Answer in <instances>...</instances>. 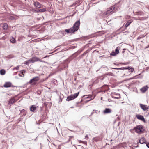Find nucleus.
<instances>
[{
  "mask_svg": "<svg viewBox=\"0 0 149 149\" xmlns=\"http://www.w3.org/2000/svg\"><path fill=\"white\" fill-rule=\"evenodd\" d=\"M89 98V97H87V98Z\"/></svg>",
  "mask_w": 149,
  "mask_h": 149,
  "instance_id": "49",
  "label": "nucleus"
},
{
  "mask_svg": "<svg viewBox=\"0 0 149 149\" xmlns=\"http://www.w3.org/2000/svg\"><path fill=\"white\" fill-rule=\"evenodd\" d=\"M138 15H141V13H138Z\"/></svg>",
  "mask_w": 149,
  "mask_h": 149,
  "instance_id": "44",
  "label": "nucleus"
},
{
  "mask_svg": "<svg viewBox=\"0 0 149 149\" xmlns=\"http://www.w3.org/2000/svg\"><path fill=\"white\" fill-rule=\"evenodd\" d=\"M0 73L2 75H4L6 73V71L3 69H1L0 70Z\"/></svg>",
  "mask_w": 149,
  "mask_h": 149,
  "instance_id": "20",
  "label": "nucleus"
},
{
  "mask_svg": "<svg viewBox=\"0 0 149 149\" xmlns=\"http://www.w3.org/2000/svg\"><path fill=\"white\" fill-rule=\"evenodd\" d=\"M132 22V21L131 20H129L126 23V24L125 25V28L127 27Z\"/></svg>",
  "mask_w": 149,
  "mask_h": 149,
  "instance_id": "19",
  "label": "nucleus"
},
{
  "mask_svg": "<svg viewBox=\"0 0 149 149\" xmlns=\"http://www.w3.org/2000/svg\"><path fill=\"white\" fill-rule=\"evenodd\" d=\"M98 70H97V71H96V72H97V71H98Z\"/></svg>",
  "mask_w": 149,
  "mask_h": 149,
  "instance_id": "50",
  "label": "nucleus"
},
{
  "mask_svg": "<svg viewBox=\"0 0 149 149\" xmlns=\"http://www.w3.org/2000/svg\"><path fill=\"white\" fill-rule=\"evenodd\" d=\"M11 19H14V18L13 17L11 16Z\"/></svg>",
  "mask_w": 149,
  "mask_h": 149,
  "instance_id": "41",
  "label": "nucleus"
},
{
  "mask_svg": "<svg viewBox=\"0 0 149 149\" xmlns=\"http://www.w3.org/2000/svg\"><path fill=\"white\" fill-rule=\"evenodd\" d=\"M30 63L29 60H28L25 61L23 63L26 65H29V63Z\"/></svg>",
  "mask_w": 149,
  "mask_h": 149,
  "instance_id": "25",
  "label": "nucleus"
},
{
  "mask_svg": "<svg viewBox=\"0 0 149 149\" xmlns=\"http://www.w3.org/2000/svg\"><path fill=\"white\" fill-rule=\"evenodd\" d=\"M139 142L140 143L143 144L146 143V140L144 137H143L139 139Z\"/></svg>",
  "mask_w": 149,
  "mask_h": 149,
  "instance_id": "13",
  "label": "nucleus"
},
{
  "mask_svg": "<svg viewBox=\"0 0 149 149\" xmlns=\"http://www.w3.org/2000/svg\"><path fill=\"white\" fill-rule=\"evenodd\" d=\"M71 139L69 137V138L68 139V141H70Z\"/></svg>",
  "mask_w": 149,
  "mask_h": 149,
  "instance_id": "39",
  "label": "nucleus"
},
{
  "mask_svg": "<svg viewBox=\"0 0 149 149\" xmlns=\"http://www.w3.org/2000/svg\"><path fill=\"white\" fill-rule=\"evenodd\" d=\"M114 64L116 65V63H114Z\"/></svg>",
  "mask_w": 149,
  "mask_h": 149,
  "instance_id": "51",
  "label": "nucleus"
},
{
  "mask_svg": "<svg viewBox=\"0 0 149 149\" xmlns=\"http://www.w3.org/2000/svg\"><path fill=\"white\" fill-rule=\"evenodd\" d=\"M88 53V51L87 50L83 54L81 55V56L82 57L83 56H85Z\"/></svg>",
  "mask_w": 149,
  "mask_h": 149,
  "instance_id": "27",
  "label": "nucleus"
},
{
  "mask_svg": "<svg viewBox=\"0 0 149 149\" xmlns=\"http://www.w3.org/2000/svg\"><path fill=\"white\" fill-rule=\"evenodd\" d=\"M93 140L94 141L97 142L99 141V139L97 137H95L93 138Z\"/></svg>",
  "mask_w": 149,
  "mask_h": 149,
  "instance_id": "28",
  "label": "nucleus"
},
{
  "mask_svg": "<svg viewBox=\"0 0 149 149\" xmlns=\"http://www.w3.org/2000/svg\"><path fill=\"white\" fill-rule=\"evenodd\" d=\"M18 75H19V76H20V77H24V76H23L22 74L21 75V74H18Z\"/></svg>",
  "mask_w": 149,
  "mask_h": 149,
  "instance_id": "38",
  "label": "nucleus"
},
{
  "mask_svg": "<svg viewBox=\"0 0 149 149\" xmlns=\"http://www.w3.org/2000/svg\"><path fill=\"white\" fill-rule=\"evenodd\" d=\"M82 143L85 144L86 145H87V142L86 141H82Z\"/></svg>",
  "mask_w": 149,
  "mask_h": 149,
  "instance_id": "35",
  "label": "nucleus"
},
{
  "mask_svg": "<svg viewBox=\"0 0 149 149\" xmlns=\"http://www.w3.org/2000/svg\"><path fill=\"white\" fill-rule=\"evenodd\" d=\"M136 76H135V77H134V78H135H135H136Z\"/></svg>",
  "mask_w": 149,
  "mask_h": 149,
  "instance_id": "48",
  "label": "nucleus"
},
{
  "mask_svg": "<svg viewBox=\"0 0 149 149\" xmlns=\"http://www.w3.org/2000/svg\"><path fill=\"white\" fill-rule=\"evenodd\" d=\"M112 74H113L112 73L110 72V73H107V75H110V76H112Z\"/></svg>",
  "mask_w": 149,
  "mask_h": 149,
  "instance_id": "32",
  "label": "nucleus"
},
{
  "mask_svg": "<svg viewBox=\"0 0 149 149\" xmlns=\"http://www.w3.org/2000/svg\"><path fill=\"white\" fill-rule=\"evenodd\" d=\"M46 10L45 8L39 9V12H43L45 11Z\"/></svg>",
  "mask_w": 149,
  "mask_h": 149,
  "instance_id": "26",
  "label": "nucleus"
},
{
  "mask_svg": "<svg viewBox=\"0 0 149 149\" xmlns=\"http://www.w3.org/2000/svg\"><path fill=\"white\" fill-rule=\"evenodd\" d=\"M2 27L4 30H6L8 29V27L7 24L6 23H4L2 25Z\"/></svg>",
  "mask_w": 149,
  "mask_h": 149,
  "instance_id": "17",
  "label": "nucleus"
},
{
  "mask_svg": "<svg viewBox=\"0 0 149 149\" xmlns=\"http://www.w3.org/2000/svg\"><path fill=\"white\" fill-rule=\"evenodd\" d=\"M136 117L138 119L141 120L143 122H145L146 121L145 118L143 116H142L138 114L136 115Z\"/></svg>",
  "mask_w": 149,
  "mask_h": 149,
  "instance_id": "9",
  "label": "nucleus"
},
{
  "mask_svg": "<svg viewBox=\"0 0 149 149\" xmlns=\"http://www.w3.org/2000/svg\"><path fill=\"white\" fill-rule=\"evenodd\" d=\"M59 100L58 103H60L62 101V99L59 96Z\"/></svg>",
  "mask_w": 149,
  "mask_h": 149,
  "instance_id": "34",
  "label": "nucleus"
},
{
  "mask_svg": "<svg viewBox=\"0 0 149 149\" xmlns=\"http://www.w3.org/2000/svg\"><path fill=\"white\" fill-rule=\"evenodd\" d=\"M38 108V107L35 105H31L30 108V111L32 112H35L36 109Z\"/></svg>",
  "mask_w": 149,
  "mask_h": 149,
  "instance_id": "10",
  "label": "nucleus"
},
{
  "mask_svg": "<svg viewBox=\"0 0 149 149\" xmlns=\"http://www.w3.org/2000/svg\"><path fill=\"white\" fill-rule=\"evenodd\" d=\"M127 69H128L131 72H133L134 70V68L131 67L129 66L128 67H127Z\"/></svg>",
  "mask_w": 149,
  "mask_h": 149,
  "instance_id": "21",
  "label": "nucleus"
},
{
  "mask_svg": "<svg viewBox=\"0 0 149 149\" xmlns=\"http://www.w3.org/2000/svg\"><path fill=\"white\" fill-rule=\"evenodd\" d=\"M120 49V48L119 47H117L115 50V52L113 51L110 54V55L111 56H116L117 54L119 53Z\"/></svg>",
  "mask_w": 149,
  "mask_h": 149,
  "instance_id": "4",
  "label": "nucleus"
},
{
  "mask_svg": "<svg viewBox=\"0 0 149 149\" xmlns=\"http://www.w3.org/2000/svg\"><path fill=\"white\" fill-rule=\"evenodd\" d=\"M111 112V110L109 108H106L104 111V114L110 113Z\"/></svg>",
  "mask_w": 149,
  "mask_h": 149,
  "instance_id": "14",
  "label": "nucleus"
},
{
  "mask_svg": "<svg viewBox=\"0 0 149 149\" xmlns=\"http://www.w3.org/2000/svg\"><path fill=\"white\" fill-rule=\"evenodd\" d=\"M79 92H78L74 94L73 95H72L74 99L76 98L78 95Z\"/></svg>",
  "mask_w": 149,
  "mask_h": 149,
  "instance_id": "23",
  "label": "nucleus"
},
{
  "mask_svg": "<svg viewBox=\"0 0 149 149\" xmlns=\"http://www.w3.org/2000/svg\"><path fill=\"white\" fill-rule=\"evenodd\" d=\"M149 48V45H148L146 47V48Z\"/></svg>",
  "mask_w": 149,
  "mask_h": 149,
  "instance_id": "40",
  "label": "nucleus"
},
{
  "mask_svg": "<svg viewBox=\"0 0 149 149\" xmlns=\"http://www.w3.org/2000/svg\"><path fill=\"white\" fill-rule=\"evenodd\" d=\"M93 114V113H91V114Z\"/></svg>",
  "mask_w": 149,
  "mask_h": 149,
  "instance_id": "52",
  "label": "nucleus"
},
{
  "mask_svg": "<svg viewBox=\"0 0 149 149\" xmlns=\"http://www.w3.org/2000/svg\"><path fill=\"white\" fill-rule=\"evenodd\" d=\"M74 98H73V97H72V95H71V96H68L67 99L66 100L68 101H69L70 100H71L73 99H74Z\"/></svg>",
  "mask_w": 149,
  "mask_h": 149,
  "instance_id": "18",
  "label": "nucleus"
},
{
  "mask_svg": "<svg viewBox=\"0 0 149 149\" xmlns=\"http://www.w3.org/2000/svg\"><path fill=\"white\" fill-rule=\"evenodd\" d=\"M116 6L117 5H115V6H112L110 7L106 12L104 13V15H106L111 13L113 10L115 9Z\"/></svg>",
  "mask_w": 149,
  "mask_h": 149,
  "instance_id": "3",
  "label": "nucleus"
},
{
  "mask_svg": "<svg viewBox=\"0 0 149 149\" xmlns=\"http://www.w3.org/2000/svg\"><path fill=\"white\" fill-rule=\"evenodd\" d=\"M148 86L146 85L141 88L140 89V91L142 93H144L148 90Z\"/></svg>",
  "mask_w": 149,
  "mask_h": 149,
  "instance_id": "11",
  "label": "nucleus"
},
{
  "mask_svg": "<svg viewBox=\"0 0 149 149\" xmlns=\"http://www.w3.org/2000/svg\"><path fill=\"white\" fill-rule=\"evenodd\" d=\"M134 129L136 132L139 133L143 131L144 130L143 126L141 125H139L135 127Z\"/></svg>",
  "mask_w": 149,
  "mask_h": 149,
  "instance_id": "2",
  "label": "nucleus"
},
{
  "mask_svg": "<svg viewBox=\"0 0 149 149\" xmlns=\"http://www.w3.org/2000/svg\"><path fill=\"white\" fill-rule=\"evenodd\" d=\"M47 57V56H45V57L43 58H46V57Z\"/></svg>",
  "mask_w": 149,
  "mask_h": 149,
  "instance_id": "47",
  "label": "nucleus"
},
{
  "mask_svg": "<svg viewBox=\"0 0 149 149\" xmlns=\"http://www.w3.org/2000/svg\"><path fill=\"white\" fill-rule=\"evenodd\" d=\"M140 107L143 111H146L148 109V108L145 105L140 104Z\"/></svg>",
  "mask_w": 149,
  "mask_h": 149,
  "instance_id": "16",
  "label": "nucleus"
},
{
  "mask_svg": "<svg viewBox=\"0 0 149 149\" xmlns=\"http://www.w3.org/2000/svg\"><path fill=\"white\" fill-rule=\"evenodd\" d=\"M146 146L148 148H149V143H146Z\"/></svg>",
  "mask_w": 149,
  "mask_h": 149,
  "instance_id": "36",
  "label": "nucleus"
},
{
  "mask_svg": "<svg viewBox=\"0 0 149 149\" xmlns=\"http://www.w3.org/2000/svg\"><path fill=\"white\" fill-rule=\"evenodd\" d=\"M85 138L86 139V140H88V139H89V137L87 135H86L85 137Z\"/></svg>",
  "mask_w": 149,
  "mask_h": 149,
  "instance_id": "33",
  "label": "nucleus"
},
{
  "mask_svg": "<svg viewBox=\"0 0 149 149\" xmlns=\"http://www.w3.org/2000/svg\"><path fill=\"white\" fill-rule=\"evenodd\" d=\"M10 41L13 43H15V40L14 38H11L10 39Z\"/></svg>",
  "mask_w": 149,
  "mask_h": 149,
  "instance_id": "24",
  "label": "nucleus"
},
{
  "mask_svg": "<svg viewBox=\"0 0 149 149\" xmlns=\"http://www.w3.org/2000/svg\"><path fill=\"white\" fill-rule=\"evenodd\" d=\"M21 73L22 74L23 76H24V74L25 72V70H22L21 71Z\"/></svg>",
  "mask_w": 149,
  "mask_h": 149,
  "instance_id": "31",
  "label": "nucleus"
},
{
  "mask_svg": "<svg viewBox=\"0 0 149 149\" xmlns=\"http://www.w3.org/2000/svg\"><path fill=\"white\" fill-rule=\"evenodd\" d=\"M30 62L32 63H34V62L38 61H40L41 62H43V61L41 60L37 57H32L31 58L29 59Z\"/></svg>",
  "mask_w": 149,
  "mask_h": 149,
  "instance_id": "5",
  "label": "nucleus"
},
{
  "mask_svg": "<svg viewBox=\"0 0 149 149\" xmlns=\"http://www.w3.org/2000/svg\"><path fill=\"white\" fill-rule=\"evenodd\" d=\"M33 5L37 8H39L40 7L41 5L39 2H35L34 3Z\"/></svg>",
  "mask_w": 149,
  "mask_h": 149,
  "instance_id": "15",
  "label": "nucleus"
},
{
  "mask_svg": "<svg viewBox=\"0 0 149 149\" xmlns=\"http://www.w3.org/2000/svg\"><path fill=\"white\" fill-rule=\"evenodd\" d=\"M56 130H57V132H58V129H57V128H56Z\"/></svg>",
  "mask_w": 149,
  "mask_h": 149,
  "instance_id": "46",
  "label": "nucleus"
},
{
  "mask_svg": "<svg viewBox=\"0 0 149 149\" xmlns=\"http://www.w3.org/2000/svg\"><path fill=\"white\" fill-rule=\"evenodd\" d=\"M15 100L14 98H12L10 99L8 102V104L10 105L15 103Z\"/></svg>",
  "mask_w": 149,
  "mask_h": 149,
  "instance_id": "12",
  "label": "nucleus"
},
{
  "mask_svg": "<svg viewBox=\"0 0 149 149\" xmlns=\"http://www.w3.org/2000/svg\"><path fill=\"white\" fill-rule=\"evenodd\" d=\"M82 141L80 140L79 141V143H82Z\"/></svg>",
  "mask_w": 149,
  "mask_h": 149,
  "instance_id": "42",
  "label": "nucleus"
},
{
  "mask_svg": "<svg viewBox=\"0 0 149 149\" xmlns=\"http://www.w3.org/2000/svg\"><path fill=\"white\" fill-rule=\"evenodd\" d=\"M15 68L17 69V70H18L19 68V66H17Z\"/></svg>",
  "mask_w": 149,
  "mask_h": 149,
  "instance_id": "37",
  "label": "nucleus"
},
{
  "mask_svg": "<svg viewBox=\"0 0 149 149\" xmlns=\"http://www.w3.org/2000/svg\"><path fill=\"white\" fill-rule=\"evenodd\" d=\"M80 24V22L79 20L75 22L73 27L70 29H65V31L68 33H73L78 30Z\"/></svg>",
  "mask_w": 149,
  "mask_h": 149,
  "instance_id": "1",
  "label": "nucleus"
},
{
  "mask_svg": "<svg viewBox=\"0 0 149 149\" xmlns=\"http://www.w3.org/2000/svg\"><path fill=\"white\" fill-rule=\"evenodd\" d=\"M39 78L38 77H36L31 79L29 82L30 84H31L33 82H36L38 81Z\"/></svg>",
  "mask_w": 149,
  "mask_h": 149,
  "instance_id": "8",
  "label": "nucleus"
},
{
  "mask_svg": "<svg viewBox=\"0 0 149 149\" xmlns=\"http://www.w3.org/2000/svg\"><path fill=\"white\" fill-rule=\"evenodd\" d=\"M112 97L114 99H119L120 98V94L117 93H113L111 94Z\"/></svg>",
  "mask_w": 149,
  "mask_h": 149,
  "instance_id": "6",
  "label": "nucleus"
},
{
  "mask_svg": "<svg viewBox=\"0 0 149 149\" xmlns=\"http://www.w3.org/2000/svg\"><path fill=\"white\" fill-rule=\"evenodd\" d=\"M32 11L33 12L38 13L39 12V9L36 10L34 9H32Z\"/></svg>",
  "mask_w": 149,
  "mask_h": 149,
  "instance_id": "29",
  "label": "nucleus"
},
{
  "mask_svg": "<svg viewBox=\"0 0 149 149\" xmlns=\"http://www.w3.org/2000/svg\"><path fill=\"white\" fill-rule=\"evenodd\" d=\"M5 88H9L10 87H13L14 86L12 85V83L9 82H6L3 85Z\"/></svg>",
  "mask_w": 149,
  "mask_h": 149,
  "instance_id": "7",
  "label": "nucleus"
},
{
  "mask_svg": "<svg viewBox=\"0 0 149 149\" xmlns=\"http://www.w3.org/2000/svg\"><path fill=\"white\" fill-rule=\"evenodd\" d=\"M70 138H72L73 137V136H71L70 137Z\"/></svg>",
  "mask_w": 149,
  "mask_h": 149,
  "instance_id": "45",
  "label": "nucleus"
},
{
  "mask_svg": "<svg viewBox=\"0 0 149 149\" xmlns=\"http://www.w3.org/2000/svg\"><path fill=\"white\" fill-rule=\"evenodd\" d=\"M115 5H117L116 7V9H116V11H118V8L119 6V5L118 4H117L113 6H115Z\"/></svg>",
  "mask_w": 149,
  "mask_h": 149,
  "instance_id": "30",
  "label": "nucleus"
},
{
  "mask_svg": "<svg viewBox=\"0 0 149 149\" xmlns=\"http://www.w3.org/2000/svg\"><path fill=\"white\" fill-rule=\"evenodd\" d=\"M113 68L116 70H127V69L126 67H123L120 68Z\"/></svg>",
  "mask_w": 149,
  "mask_h": 149,
  "instance_id": "22",
  "label": "nucleus"
},
{
  "mask_svg": "<svg viewBox=\"0 0 149 149\" xmlns=\"http://www.w3.org/2000/svg\"><path fill=\"white\" fill-rule=\"evenodd\" d=\"M117 119H118V120H120V118L119 117H117Z\"/></svg>",
  "mask_w": 149,
  "mask_h": 149,
  "instance_id": "43",
  "label": "nucleus"
}]
</instances>
